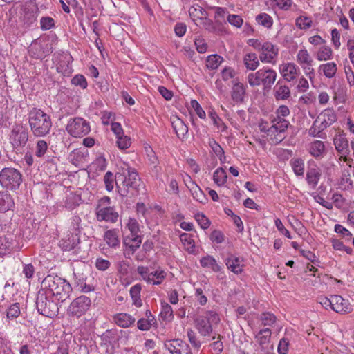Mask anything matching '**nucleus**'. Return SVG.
<instances>
[{
  "label": "nucleus",
  "instance_id": "63",
  "mask_svg": "<svg viewBox=\"0 0 354 354\" xmlns=\"http://www.w3.org/2000/svg\"><path fill=\"white\" fill-rule=\"evenodd\" d=\"M111 266V263L102 258H97L95 261V267L101 271L106 270Z\"/></svg>",
  "mask_w": 354,
  "mask_h": 354
},
{
  "label": "nucleus",
  "instance_id": "58",
  "mask_svg": "<svg viewBox=\"0 0 354 354\" xmlns=\"http://www.w3.org/2000/svg\"><path fill=\"white\" fill-rule=\"evenodd\" d=\"M11 246L10 239L6 236H0V256L4 255Z\"/></svg>",
  "mask_w": 354,
  "mask_h": 354
},
{
  "label": "nucleus",
  "instance_id": "27",
  "mask_svg": "<svg viewBox=\"0 0 354 354\" xmlns=\"http://www.w3.org/2000/svg\"><path fill=\"white\" fill-rule=\"evenodd\" d=\"M274 97L277 100H287L290 96V91L288 86L283 85L281 81H279L274 88Z\"/></svg>",
  "mask_w": 354,
  "mask_h": 354
},
{
  "label": "nucleus",
  "instance_id": "45",
  "mask_svg": "<svg viewBox=\"0 0 354 354\" xmlns=\"http://www.w3.org/2000/svg\"><path fill=\"white\" fill-rule=\"evenodd\" d=\"M209 146L211 147L214 153L218 157L221 161H223L222 158H225V156L224 155V150L221 147V145L214 139H209Z\"/></svg>",
  "mask_w": 354,
  "mask_h": 354
},
{
  "label": "nucleus",
  "instance_id": "20",
  "mask_svg": "<svg viewBox=\"0 0 354 354\" xmlns=\"http://www.w3.org/2000/svg\"><path fill=\"white\" fill-rule=\"evenodd\" d=\"M309 153L317 159L322 158L326 153L325 145L322 141L315 140L308 147Z\"/></svg>",
  "mask_w": 354,
  "mask_h": 354
},
{
  "label": "nucleus",
  "instance_id": "62",
  "mask_svg": "<svg viewBox=\"0 0 354 354\" xmlns=\"http://www.w3.org/2000/svg\"><path fill=\"white\" fill-rule=\"evenodd\" d=\"M200 21V24L203 26L205 30L211 32H213L216 30V27L212 20L207 18V16H205L204 18L201 19Z\"/></svg>",
  "mask_w": 354,
  "mask_h": 354
},
{
  "label": "nucleus",
  "instance_id": "35",
  "mask_svg": "<svg viewBox=\"0 0 354 354\" xmlns=\"http://www.w3.org/2000/svg\"><path fill=\"white\" fill-rule=\"evenodd\" d=\"M189 13L193 21L201 20L205 16H207V11L198 5H194L189 9Z\"/></svg>",
  "mask_w": 354,
  "mask_h": 354
},
{
  "label": "nucleus",
  "instance_id": "9",
  "mask_svg": "<svg viewBox=\"0 0 354 354\" xmlns=\"http://www.w3.org/2000/svg\"><path fill=\"white\" fill-rule=\"evenodd\" d=\"M10 139L15 149L24 147L28 140V129L21 124H15L12 129Z\"/></svg>",
  "mask_w": 354,
  "mask_h": 354
},
{
  "label": "nucleus",
  "instance_id": "10",
  "mask_svg": "<svg viewBox=\"0 0 354 354\" xmlns=\"http://www.w3.org/2000/svg\"><path fill=\"white\" fill-rule=\"evenodd\" d=\"M38 7L37 4L28 2L21 7L20 20L26 26H30L37 21Z\"/></svg>",
  "mask_w": 354,
  "mask_h": 354
},
{
  "label": "nucleus",
  "instance_id": "51",
  "mask_svg": "<svg viewBox=\"0 0 354 354\" xmlns=\"http://www.w3.org/2000/svg\"><path fill=\"white\" fill-rule=\"evenodd\" d=\"M271 335L270 329L266 328L259 331L257 337L261 346H263L269 342V339Z\"/></svg>",
  "mask_w": 354,
  "mask_h": 354
},
{
  "label": "nucleus",
  "instance_id": "6",
  "mask_svg": "<svg viewBox=\"0 0 354 354\" xmlns=\"http://www.w3.org/2000/svg\"><path fill=\"white\" fill-rule=\"evenodd\" d=\"M66 129L73 137L82 138L90 132L91 127L89 122L86 120L76 117L68 120Z\"/></svg>",
  "mask_w": 354,
  "mask_h": 354
},
{
  "label": "nucleus",
  "instance_id": "41",
  "mask_svg": "<svg viewBox=\"0 0 354 354\" xmlns=\"http://www.w3.org/2000/svg\"><path fill=\"white\" fill-rule=\"evenodd\" d=\"M226 171L221 167L218 168L214 173L213 180L218 186L223 185L227 181Z\"/></svg>",
  "mask_w": 354,
  "mask_h": 354
},
{
  "label": "nucleus",
  "instance_id": "25",
  "mask_svg": "<svg viewBox=\"0 0 354 354\" xmlns=\"http://www.w3.org/2000/svg\"><path fill=\"white\" fill-rule=\"evenodd\" d=\"M28 53L32 57L35 59H42L46 55L42 44L37 40H35L32 42L29 46Z\"/></svg>",
  "mask_w": 354,
  "mask_h": 354
},
{
  "label": "nucleus",
  "instance_id": "2",
  "mask_svg": "<svg viewBox=\"0 0 354 354\" xmlns=\"http://www.w3.org/2000/svg\"><path fill=\"white\" fill-rule=\"evenodd\" d=\"M41 288L51 297L64 302L69 297L72 291L71 284L57 275H48L41 282Z\"/></svg>",
  "mask_w": 354,
  "mask_h": 354
},
{
  "label": "nucleus",
  "instance_id": "55",
  "mask_svg": "<svg viewBox=\"0 0 354 354\" xmlns=\"http://www.w3.org/2000/svg\"><path fill=\"white\" fill-rule=\"evenodd\" d=\"M187 337L192 346L196 349H198L201 346V342L198 339L196 333L192 329L187 330Z\"/></svg>",
  "mask_w": 354,
  "mask_h": 354
},
{
  "label": "nucleus",
  "instance_id": "24",
  "mask_svg": "<svg viewBox=\"0 0 354 354\" xmlns=\"http://www.w3.org/2000/svg\"><path fill=\"white\" fill-rule=\"evenodd\" d=\"M115 323L122 328H128L134 324L136 319L127 313H118L113 317Z\"/></svg>",
  "mask_w": 354,
  "mask_h": 354
},
{
  "label": "nucleus",
  "instance_id": "17",
  "mask_svg": "<svg viewBox=\"0 0 354 354\" xmlns=\"http://www.w3.org/2000/svg\"><path fill=\"white\" fill-rule=\"evenodd\" d=\"M317 121H319L326 128H328L335 122L337 116L335 111L332 109H326L317 116Z\"/></svg>",
  "mask_w": 354,
  "mask_h": 354
},
{
  "label": "nucleus",
  "instance_id": "28",
  "mask_svg": "<svg viewBox=\"0 0 354 354\" xmlns=\"http://www.w3.org/2000/svg\"><path fill=\"white\" fill-rule=\"evenodd\" d=\"M15 203L10 194L6 192H0V212L10 210Z\"/></svg>",
  "mask_w": 354,
  "mask_h": 354
},
{
  "label": "nucleus",
  "instance_id": "16",
  "mask_svg": "<svg viewBox=\"0 0 354 354\" xmlns=\"http://www.w3.org/2000/svg\"><path fill=\"white\" fill-rule=\"evenodd\" d=\"M334 145L336 150L344 156V160H346V156L350 153L348 141L344 134H339L334 138Z\"/></svg>",
  "mask_w": 354,
  "mask_h": 354
},
{
  "label": "nucleus",
  "instance_id": "13",
  "mask_svg": "<svg viewBox=\"0 0 354 354\" xmlns=\"http://www.w3.org/2000/svg\"><path fill=\"white\" fill-rule=\"evenodd\" d=\"M309 167L306 173V180L309 186L315 189L320 180L322 172L315 161H309Z\"/></svg>",
  "mask_w": 354,
  "mask_h": 354
},
{
  "label": "nucleus",
  "instance_id": "21",
  "mask_svg": "<svg viewBox=\"0 0 354 354\" xmlns=\"http://www.w3.org/2000/svg\"><path fill=\"white\" fill-rule=\"evenodd\" d=\"M273 124L270 127V130L268 131V136H272L274 133H286V131L290 125V123L288 120L284 118L279 119H274L272 120Z\"/></svg>",
  "mask_w": 354,
  "mask_h": 354
},
{
  "label": "nucleus",
  "instance_id": "26",
  "mask_svg": "<svg viewBox=\"0 0 354 354\" xmlns=\"http://www.w3.org/2000/svg\"><path fill=\"white\" fill-rule=\"evenodd\" d=\"M326 129V128L319 121H317V118H316L311 127L308 129V136L311 137L325 139L326 138V134L324 131Z\"/></svg>",
  "mask_w": 354,
  "mask_h": 354
},
{
  "label": "nucleus",
  "instance_id": "44",
  "mask_svg": "<svg viewBox=\"0 0 354 354\" xmlns=\"http://www.w3.org/2000/svg\"><path fill=\"white\" fill-rule=\"evenodd\" d=\"M104 182L106 189L108 192L112 191L114 188V185H116V174L113 175L111 171H107L104 176Z\"/></svg>",
  "mask_w": 354,
  "mask_h": 354
},
{
  "label": "nucleus",
  "instance_id": "60",
  "mask_svg": "<svg viewBox=\"0 0 354 354\" xmlns=\"http://www.w3.org/2000/svg\"><path fill=\"white\" fill-rule=\"evenodd\" d=\"M71 83L75 86H79L83 89L87 87L86 80L82 75H76L74 76L71 80Z\"/></svg>",
  "mask_w": 354,
  "mask_h": 354
},
{
  "label": "nucleus",
  "instance_id": "8",
  "mask_svg": "<svg viewBox=\"0 0 354 354\" xmlns=\"http://www.w3.org/2000/svg\"><path fill=\"white\" fill-rule=\"evenodd\" d=\"M91 304V299L85 295L75 298L70 304L68 313L73 317H80L84 315Z\"/></svg>",
  "mask_w": 354,
  "mask_h": 354
},
{
  "label": "nucleus",
  "instance_id": "32",
  "mask_svg": "<svg viewBox=\"0 0 354 354\" xmlns=\"http://www.w3.org/2000/svg\"><path fill=\"white\" fill-rule=\"evenodd\" d=\"M104 239L111 248H117L120 245L118 231L115 229L107 230L104 234Z\"/></svg>",
  "mask_w": 354,
  "mask_h": 354
},
{
  "label": "nucleus",
  "instance_id": "52",
  "mask_svg": "<svg viewBox=\"0 0 354 354\" xmlns=\"http://www.w3.org/2000/svg\"><path fill=\"white\" fill-rule=\"evenodd\" d=\"M261 319L264 326H272L277 320L276 316L270 313L264 312L261 315Z\"/></svg>",
  "mask_w": 354,
  "mask_h": 354
},
{
  "label": "nucleus",
  "instance_id": "3",
  "mask_svg": "<svg viewBox=\"0 0 354 354\" xmlns=\"http://www.w3.org/2000/svg\"><path fill=\"white\" fill-rule=\"evenodd\" d=\"M28 124L35 137H44L49 134L53 122L49 115L40 109L32 108L28 113Z\"/></svg>",
  "mask_w": 354,
  "mask_h": 354
},
{
  "label": "nucleus",
  "instance_id": "30",
  "mask_svg": "<svg viewBox=\"0 0 354 354\" xmlns=\"http://www.w3.org/2000/svg\"><path fill=\"white\" fill-rule=\"evenodd\" d=\"M77 235H73L72 233L68 234L66 238H63L59 241V247L65 251H71L74 249L77 245Z\"/></svg>",
  "mask_w": 354,
  "mask_h": 354
},
{
  "label": "nucleus",
  "instance_id": "50",
  "mask_svg": "<svg viewBox=\"0 0 354 354\" xmlns=\"http://www.w3.org/2000/svg\"><path fill=\"white\" fill-rule=\"evenodd\" d=\"M209 116L212 119L213 124L221 129V131H225L227 129L226 124L222 121L217 113L214 111L209 113Z\"/></svg>",
  "mask_w": 354,
  "mask_h": 354
},
{
  "label": "nucleus",
  "instance_id": "37",
  "mask_svg": "<svg viewBox=\"0 0 354 354\" xmlns=\"http://www.w3.org/2000/svg\"><path fill=\"white\" fill-rule=\"evenodd\" d=\"M200 263L203 268H211L214 272L220 270V266L217 264L216 259L212 256L207 255L203 257Z\"/></svg>",
  "mask_w": 354,
  "mask_h": 354
},
{
  "label": "nucleus",
  "instance_id": "38",
  "mask_svg": "<svg viewBox=\"0 0 354 354\" xmlns=\"http://www.w3.org/2000/svg\"><path fill=\"white\" fill-rule=\"evenodd\" d=\"M142 286L138 283L132 286L130 289V295L133 300V304L136 307H140L142 305V300L140 299V291Z\"/></svg>",
  "mask_w": 354,
  "mask_h": 354
},
{
  "label": "nucleus",
  "instance_id": "64",
  "mask_svg": "<svg viewBox=\"0 0 354 354\" xmlns=\"http://www.w3.org/2000/svg\"><path fill=\"white\" fill-rule=\"evenodd\" d=\"M227 21L231 25L237 28H240L243 22L242 18L236 15H229L227 17Z\"/></svg>",
  "mask_w": 354,
  "mask_h": 354
},
{
  "label": "nucleus",
  "instance_id": "46",
  "mask_svg": "<svg viewBox=\"0 0 354 354\" xmlns=\"http://www.w3.org/2000/svg\"><path fill=\"white\" fill-rule=\"evenodd\" d=\"M294 173L297 176H303L304 173V162L301 158L293 159L290 162Z\"/></svg>",
  "mask_w": 354,
  "mask_h": 354
},
{
  "label": "nucleus",
  "instance_id": "34",
  "mask_svg": "<svg viewBox=\"0 0 354 354\" xmlns=\"http://www.w3.org/2000/svg\"><path fill=\"white\" fill-rule=\"evenodd\" d=\"M180 239L184 245L185 249L189 253L194 254L195 252V244L192 235L187 233H183L180 236Z\"/></svg>",
  "mask_w": 354,
  "mask_h": 354
},
{
  "label": "nucleus",
  "instance_id": "47",
  "mask_svg": "<svg viewBox=\"0 0 354 354\" xmlns=\"http://www.w3.org/2000/svg\"><path fill=\"white\" fill-rule=\"evenodd\" d=\"M256 21L259 24H261L267 28H270L273 22L272 17L266 13L258 15L256 17Z\"/></svg>",
  "mask_w": 354,
  "mask_h": 354
},
{
  "label": "nucleus",
  "instance_id": "11",
  "mask_svg": "<svg viewBox=\"0 0 354 354\" xmlns=\"http://www.w3.org/2000/svg\"><path fill=\"white\" fill-rule=\"evenodd\" d=\"M260 52L259 59L262 62L275 64V58L279 53V49L276 46L268 41L265 42L262 44Z\"/></svg>",
  "mask_w": 354,
  "mask_h": 354
},
{
  "label": "nucleus",
  "instance_id": "18",
  "mask_svg": "<svg viewBox=\"0 0 354 354\" xmlns=\"http://www.w3.org/2000/svg\"><path fill=\"white\" fill-rule=\"evenodd\" d=\"M243 258L230 254V256L226 259L225 263L229 270L237 274L241 273L243 271Z\"/></svg>",
  "mask_w": 354,
  "mask_h": 354
},
{
  "label": "nucleus",
  "instance_id": "7",
  "mask_svg": "<svg viewBox=\"0 0 354 354\" xmlns=\"http://www.w3.org/2000/svg\"><path fill=\"white\" fill-rule=\"evenodd\" d=\"M137 271L144 281L153 285H160L167 276L166 272L161 269L150 272L149 268L145 266H138Z\"/></svg>",
  "mask_w": 354,
  "mask_h": 354
},
{
  "label": "nucleus",
  "instance_id": "33",
  "mask_svg": "<svg viewBox=\"0 0 354 354\" xmlns=\"http://www.w3.org/2000/svg\"><path fill=\"white\" fill-rule=\"evenodd\" d=\"M243 62L245 67L254 71L259 65V59L255 53H248L244 56Z\"/></svg>",
  "mask_w": 354,
  "mask_h": 354
},
{
  "label": "nucleus",
  "instance_id": "42",
  "mask_svg": "<svg viewBox=\"0 0 354 354\" xmlns=\"http://www.w3.org/2000/svg\"><path fill=\"white\" fill-rule=\"evenodd\" d=\"M223 61L222 57L214 54L207 57L206 66L212 70L216 69Z\"/></svg>",
  "mask_w": 354,
  "mask_h": 354
},
{
  "label": "nucleus",
  "instance_id": "49",
  "mask_svg": "<svg viewBox=\"0 0 354 354\" xmlns=\"http://www.w3.org/2000/svg\"><path fill=\"white\" fill-rule=\"evenodd\" d=\"M160 317L165 321H171L174 318L173 310L170 305L165 304L162 306Z\"/></svg>",
  "mask_w": 354,
  "mask_h": 354
},
{
  "label": "nucleus",
  "instance_id": "22",
  "mask_svg": "<svg viewBox=\"0 0 354 354\" xmlns=\"http://www.w3.org/2000/svg\"><path fill=\"white\" fill-rule=\"evenodd\" d=\"M245 95V88L244 85L241 82L234 84L231 91L232 100L236 104H241L244 102Z\"/></svg>",
  "mask_w": 354,
  "mask_h": 354
},
{
  "label": "nucleus",
  "instance_id": "56",
  "mask_svg": "<svg viewBox=\"0 0 354 354\" xmlns=\"http://www.w3.org/2000/svg\"><path fill=\"white\" fill-rule=\"evenodd\" d=\"M195 219L201 227L204 230L207 229L211 224L210 221L203 213L196 214Z\"/></svg>",
  "mask_w": 354,
  "mask_h": 354
},
{
  "label": "nucleus",
  "instance_id": "48",
  "mask_svg": "<svg viewBox=\"0 0 354 354\" xmlns=\"http://www.w3.org/2000/svg\"><path fill=\"white\" fill-rule=\"evenodd\" d=\"M333 55L332 50L328 46H322L319 48L317 54V59L319 61H326L330 59Z\"/></svg>",
  "mask_w": 354,
  "mask_h": 354
},
{
  "label": "nucleus",
  "instance_id": "31",
  "mask_svg": "<svg viewBox=\"0 0 354 354\" xmlns=\"http://www.w3.org/2000/svg\"><path fill=\"white\" fill-rule=\"evenodd\" d=\"M189 179V185H187L190 192H192V195L197 201L200 203H204L207 198L204 195L203 192L201 189V188L190 178Z\"/></svg>",
  "mask_w": 354,
  "mask_h": 354
},
{
  "label": "nucleus",
  "instance_id": "4",
  "mask_svg": "<svg viewBox=\"0 0 354 354\" xmlns=\"http://www.w3.org/2000/svg\"><path fill=\"white\" fill-rule=\"evenodd\" d=\"M51 298L52 297L46 290L41 288L37 293L36 299V306L39 314L50 318L57 316L59 313L57 303Z\"/></svg>",
  "mask_w": 354,
  "mask_h": 354
},
{
  "label": "nucleus",
  "instance_id": "59",
  "mask_svg": "<svg viewBox=\"0 0 354 354\" xmlns=\"http://www.w3.org/2000/svg\"><path fill=\"white\" fill-rule=\"evenodd\" d=\"M40 24L43 30H47L55 26V21L52 17H44L40 20Z\"/></svg>",
  "mask_w": 354,
  "mask_h": 354
},
{
  "label": "nucleus",
  "instance_id": "36",
  "mask_svg": "<svg viewBox=\"0 0 354 354\" xmlns=\"http://www.w3.org/2000/svg\"><path fill=\"white\" fill-rule=\"evenodd\" d=\"M81 203V197L80 195L75 193H70L66 197L65 207L70 209H73L78 206Z\"/></svg>",
  "mask_w": 354,
  "mask_h": 354
},
{
  "label": "nucleus",
  "instance_id": "54",
  "mask_svg": "<svg viewBox=\"0 0 354 354\" xmlns=\"http://www.w3.org/2000/svg\"><path fill=\"white\" fill-rule=\"evenodd\" d=\"M296 26L299 29H308L311 26L312 21L307 17H299L296 19Z\"/></svg>",
  "mask_w": 354,
  "mask_h": 354
},
{
  "label": "nucleus",
  "instance_id": "43",
  "mask_svg": "<svg viewBox=\"0 0 354 354\" xmlns=\"http://www.w3.org/2000/svg\"><path fill=\"white\" fill-rule=\"evenodd\" d=\"M261 70L259 69L255 73H251L248 75V81L251 86H258L263 85Z\"/></svg>",
  "mask_w": 354,
  "mask_h": 354
},
{
  "label": "nucleus",
  "instance_id": "1",
  "mask_svg": "<svg viewBox=\"0 0 354 354\" xmlns=\"http://www.w3.org/2000/svg\"><path fill=\"white\" fill-rule=\"evenodd\" d=\"M116 187L121 197L131 198L139 194L144 184L137 171L127 166L116 172Z\"/></svg>",
  "mask_w": 354,
  "mask_h": 354
},
{
  "label": "nucleus",
  "instance_id": "15",
  "mask_svg": "<svg viewBox=\"0 0 354 354\" xmlns=\"http://www.w3.org/2000/svg\"><path fill=\"white\" fill-rule=\"evenodd\" d=\"M261 70L263 87L264 91H269L277 78V73L274 70L264 67Z\"/></svg>",
  "mask_w": 354,
  "mask_h": 354
},
{
  "label": "nucleus",
  "instance_id": "61",
  "mask_svg": "<svg viewBox=\"0 0 354 354\" xmlns=\"http://www.w3.org/2000/svg\"><path fill=\"white\" fill-rule=\"evenodd\" d=\"M48 148L47 142L45 140H40L37 142L35 155L37 157H42Z\"/></svg>",
  "mask_w": 354,
  "mask_h": 354
},
{
  "label": "nucleus",
  "instance_id": "12",
  "mask_svg": "<svg viewBox=\"0 0 354 354\" xmlns=\"http://www.w3.org/2000/svg\"><path fill=\"white\" fill-rule=\"evenodd\" d=\"M332 310L337 313L347 314L353 310L352 306L348 301L345 300L342 296L332 295Z\"/></svg>",
  "mask_w": 354,
  "mask_h": 354
},
{
  "label": "nucleus",
  "instance_id": "23",
  "mask_svg": "<svg viewBox=\"0 0 354 354\" xmlns=\"http://www.w3.org/2000/svg\"><path fill=\"white\" fill-rule=\"evenodd\" d=\"M299 69L293 63H287L282 65L281 72L283 78L288 82H290L295 79Z\"/></svg>",
  "mask_w": 354,
  "mask_h": 354
},
{
  "label": "nucleus",
  "instance_id": "57",
  "mask_svg": "<svg viewBox=\"0 0 354 354\" xmlns=\"http://www.w3.org/2000/svg\"><path fill=\"white\" fill-rule=\"evenodd\" d=\"M20 315V307L19 303L12 304L7 310V317L8 319H14Z\"/></svg>",
  "mask_w": 354,
  "mask_h": 354
},
{
  "label": "nucleus",
  "instance_id": "40",
  "mask_svg": "<svg viewBox=\"0 0 354 354\" xmlns=\"http://www.w3.org/2000/svg\"><path fill=\"white\" fill-rule=\"evenodd\" d=\"M319 69H322L324 75L328 78H332L335 76L337 68V65L334 62H328L324 64H322L319 66Z\"/></svg>",
  "mask_w": 354,
  "mask_h": 354
},
{
  "label": "nucleus",
  "instance_id": "53",
  "mask_svg": "<svg viewBox=\"0 0 354 354\" xmlns=\"http://www.w3.org/2000/svg\"><path fill=\"white\" fill-rule=\"evenodd\" d=\"M117 146L119 149L124 150L128 149L131 145V139L127 136L121 135L117 136Z\"/></svg>",
  "mask_w": 354,
  "mask_h": 354
},
{
  "label": "nucleus",
  "instance_id": "5",
  "mask_svg": "<svg viewBox=\"0 0 354 354\" xmlns=\"http://www.w3.org/2000/svg\"><path fill=\"white\" fill-rule=\"evenodd\" d=\"M21 183L22 175L18 169L6 167L0 171V184L3 188L15 191L19 188Z\"/></svg>",
  "mask_w": 354,
  "mask_h": 354
},
{
  "label": "nucleus",
  "instance_id": "29",
  "mask_svg": "<svg viewBox=\"0 0 354 354\" xmlns=\"http://www.w3.org/2000/svg\"><path fill=\"white\" fill-rule=\"evenodd\" d=\"M172 127L178 138H183L188 132V127L179 118H175L172 122Z\"/></svg>",
  "mask_w": 354,
  "mask_h": 354
},
{
  "label": "nucleus",
  "instance_id": "14",
  "mask_svg": "<svg viewBox=\"0 0 354 354\" xmlns=\"http://www.w3.org/2000/svg\"><path fill=\"white\" fill-rule=\"evenodd\" d=\"M118 213L113 207H105L97 208L96 212V217L98 221H105L115 223L118 218Z\"/></svg>",
  "mask_w": 354,
  "mask_h": 354
},
{
  "label": "nucleus",
  "instance_id": "19",
  "mask_svg": "<svg viewBox=\"0 0 354 354\" xmlns=\"http://www.w3.org/2000/svg\"><path fill=\"white\" fill-rule=\"evenodd\" d=\"M194 323L197 330L202 336H208L213 330L212 324L204 317H197Z\"/></svg>",
  "mask_w": 354,
  "mask_h": 354
},
{
  "label": "nucleus",
  "instance_id": "39",
  "mask_svg": "<svg viewBox=\"0 0 354 354\" xmlns=\"http://www.w3.org/2000/svg\"><path fill=\"white\" fill-rule=\"evenodd\" d=\"M297 60L302 66H311L313 62L308 52L306 49H301L298 52L297 55Z\"/></svg>",
  "mask_w": 354,
  "mask_h": 354
}]
</instances>
